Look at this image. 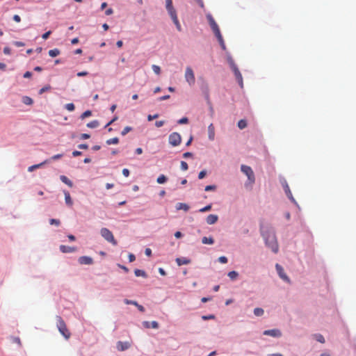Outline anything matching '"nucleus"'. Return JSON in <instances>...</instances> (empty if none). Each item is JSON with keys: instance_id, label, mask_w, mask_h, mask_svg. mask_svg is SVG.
Returning a JSON list of instances; mask_svg holds the SVG:
<instances>
[{"instance_id": "f257e3e1", "label": "nucleus", "mask_w": 356, "mask_h": 356, "mask_svg": "<svg viewBox=\"0 0 356 356\" xmlns=\"http://www.w3.org/2000/svg\"><path fill=\"white\" fill-rule=\"evenodd\" d=\"M259 233L263 238L266 247L269 248L274 254L279 252V244L276 236L275 229L273 225L266 222L264 218L259 220Z\"/></svg>"}, {"instance_id": "f03ea898", "label": "nucleus", "mask_w": 356, "mask_h": 356, "mask_svg": "<svg viewBox=\"0 0 356 356\" xmlns=\"http://www.w3.org/2000/svg\"><path fill=\"white\" fill-rule=\"evenodd\" d=\"M56 327L60 334L65 339H68L70 337L71 333L68 330L64 320L60 316H56Z\"/></svg>"}, {"instance_id": "7ed1b4c3", "label": "nucleus", "mask_w": 356, "mask_h": 356, "mask_svg": "<svg viewBox=\"0 0 356 356\" xmlns=\"http://www.w3.org/2000/svg\"><path fill=\"white\" fill-rule=\"evenodd\" d=\"M241 171L245 174L248 177V181L245 183V186L247 188L249 184L252 185L255 181V176L254 172L250 166L242 164L241 165Z\"/></svg>"}, {"instance_id": "20e7f679", "label": "nucleus", "mask_w": 356, "mask_h": 356, "mask_svg": "<svg viewBox=\"0 0 356 356\" xmlns=\"http://www.w3.org/2000/svg\"><path fill=\"white\" fill-rule=\"evenodd\" d=\"M197 84L202 95L204 96V99L206 102H209V99H210V94L208 82L205 80L204 78L201 76L198 78Z\"/></svg>"}, {"instance_id": "39448f33", "label": "nucleus", "mask_w": 356, "mask_h": 356, "mask_svg": "<svg viewBox=\"0 0 356 356\" xmlns=\"http://www.w3.org/2000/svg\"><path fill=\"white\" fill-rule=\"evenodd\" d=\"M280 181L283 187V189L284 191V193H285L286 197L294 205H296L297 207L298 210H300V207L299 204H298V202H296V200H295V198L293 197L286 180L284 177H281V178H280Z\"/></svg>"}, {"instance_id": "423d86ee", "label": "nucleus", "mask_w": 356, "mask_h": 356, "mask_svg": "<svg viewBox=\"0 0 356 356\" xmlns=\"http://www.w3.org/2000/svg\"><path fill=\"white\" fill-rule=\"evenodd\" d=\"M101 236L108 242L112 243L114 245L118 244L117 241L115 239L113 234L111 230L106 227H103L100 230Z\"/></svg>"}, {"instance_id": "0eeeda50", "label": "nucleus", "mask_w": 356, "mask_h": 356, "mask_svg": "<svg viewBox=\"0 0 356 356\" xmlns=\"http://www.w3.org/2000/svg\"><path fill=\"white\" fill-rule=\"evenodd\" d=\"M226 60L227 63L229 64L230 69L233 72L234 76L237 75V74L241 73L238 66L235 63L231 54L229 51H226Z\"/></svg>"}, {"instance_id": "6e6552de", "label": "nucleus", "mask_w": 356, "mask_h": 356, "mask_svg": "<svg viewBox=\"0 0 356 356\" xmlns=\"http://www.w3.org/2000/svg\"><path fill=\"white\" fill-rule=\"evenodd\" d=\"M168 143L172 147H177L181 143V136L177 132H172L168 136Z\"/></svg>"}, {"instance_id": "1a4fd4ad", "label": "nucleus", "mask_w": 356, "mask_h": 356, "mask_svg": "<svg viewBox=\"0 0 356 356\" xmlns=\"http://www.w3.org/2000/svg\"><path fill=\"white\" fill-rule=\"evenodd\" d=\"M185 79L186 82L191 86L195 82V74L191 67H187L185 72Z\"/></svg>"}, {"instance_id": "9d476101", "label": "nucleus", "mask_w": 356, "mask_h": 356, "mask_svg": "<svg viewBox=\"0 0 356 356\" xmlns=\"http://www.w3.org/2000/svg\"><path fill=\"white\" fill-rule=\"evenodd\" d=\"M275 269L279 277L287 283H290L291 280L287 275L285 273L284 268L279 264H275Z\"/></svg>"}, {"instance_id": "9b49d317", "label": "nucleus", "mask_w": 356, "mask_h": 356, "mask_svg": "<svg viewBox=\"0 0 356 356\" xmlns=\"http://www.w3.org/2000/svg\"><path fill=\"white\" fill-rule=\"evenodd\" d=\"M263 334L266 336H270L274 338H280L282 335L281 330L277 328L266 330L263 332Z\"/></svg>"}, {"instance_id": "f8f14e48", "label": "nucleus", "mask_w": 356, "mask_h": 356, "mask_svg": "<svg viewBox=\"0 0 356 356\" xmlns=\"http://www.w3.org/2000/svg\"><path fill=\"white\" fill-rule=\"evenodd\" d=\"M206 17L212 31H214L219 28L218 25L217 24L216 22L215 21L214 18L213 17L212 15L210 13L206 15Z\"/></svg>"}, {"instance_id": "ddd939ff", "label": "nucleus", "mask_w": 356, "mask_h": 356, "mask_svg": "<svg viewBox=\"0 0 356 356\" xmlns=\"http://www.w3.org/2000/svg\"><path fill=\"white\" fill-rule=\"evenodd\" d=\"M78 261L81 265H92L93 259L89 256H81L78 259Z\"/></svg>"}, {"instance_id": "4468645a", "label": "nucleus", "mask_w": 356, "mask_h": 356, "mask_svg": "<svg viewBox=\"0 0 356 356\" xmlns=\"http://www.w3.org/2000/svg\"><path fill=\"white\" fill-rule=\"evenodd\" d=\"M124 302L126 305H136L137 309L140 312H145V307L142 305L138 304V302L137 301H136V300L124 299Z\"/></svg>"}, {"instance_id": "2eb2a0df", "label": "nucleus", "mask_w": 356, "mask_h": 356, "mask_svg": "<svg viewBox=\"0 0 356 356\" xmlns=\"http://www.w3.org/2000/svg\"><path fill=\"white\" fill-rule=\"evenodd\" d=\"M131 346L129 341H118L116 344V348L119 351H124L129 348Z\"/></svg>"}, {"instance_id": "dca6fc26", "label": "nucleus", "mask_w": 356, "mask_h": 356, "mask_svg": "<svg viewBox=\"0 0 356 356\" xmlns=\"http://www.w3.org/2000/svg\"><path fill=\"white\" fill-rule=\"evenodd\" d=\"M142 323L145 328L158 329L159 327V323L156 321H152L151 322L145 321Z\"/></svg>"}, {"instance_id": "f3484780", "label": "nucleus", "mask_w": 356, "mask_h": 356, "mask_svg": "<svg viewBox=\"0 0 356 356\" xmlns=\"http://www.w3.org/2000/svg\"><path fill=\"white\" fill-rule=\"evenodd\" d=\"M59 250L63 253H71V252H74L76 250V248L65 245H60L59 246Z\"/></svg>"}, {"instance_id": "a211bd4d", "label": "nucleus", "mask_w": 356, "mask_h": 356, "mask_svg": "<svg viewBox=\"0 0 356 356\" xmlns=\"http://www.w3.org/2000/svg\"><path fill=\"white\" fill-rule=\"evenodd\" d=\"M218 220V216L216 214H209L207 218L206 222L208 225H214Z\"/></svg>"}, {"instance_id": "6ab92c4d", "label": "nucleus", "mask_w": 356, "mask_h": 356, "mask_svg": "<svg viewBox=\"0 0 356 356\" xmlns=\"http://www.w3.org/2000/svg\"><path fill=\"white\" fill-rule=\"evenodd\" d=\"M175 261L179 266H181L183 265H186V264H190L191 259L187 257H177L175 259Z\"/></svg>"}, {"instance_id": "aec40b11", "label": "nucleus", "mask_w": 356, "mask_h": 356, "mask_svg": "<svg viewBox=\"0 0 356 356\" xmlns=\"http://www.w3.org/2000/svg\"><path fill=\"white\" fill-rule=\"evenodd\" d=\"M49 163V160H45L40 163L34 164L28 168V171L31 172H33L35 170L41 168L44 164Z\"/></svg>"}, {"instance_id": "412c9836", "label": "nucleus", "mask_w": 356, "mask_h": 356, "mask_svg": "<svg viewBox=\"0 0 356 356\" xmlns=\"http://www.w3.org/2000/svg\"><path fill=\"white\" fill-rule=\"evenodd\" d=\"M208 138L209 140H213L215 138V128L211 123L208 127Z\"/></svg>"}, {"instance_id": "4be33fe9", "label": "nucleus", "mask_w": 356, "mask_h": 356, "mask_svg": "<svg viewBox=\"0 0 356 356\" xmlns=\"http://www.w3.org/2000/svg\"><path fill=\"white\" fill-rule=\"evenodd\" d=\"M63 193H64V195H65V201L66 205L68 206V207L72 206L73 201L72 200V197L70 196V194L69 191H67L66 190H63Z\"/></svg>"}, {"instance_id": "5701e85b", "label": "nucleus", "mask_w": 356, "mask_h": 356, "mask_svg": "<svg viewBox=\"0 0 356 356\" xmlns=\"http://www.w3.org/2000/svg\"><path fill=\"white\" fill-rule=\"evenodd\" d=\"M176 209L177 210H184V211H188L190 209V207L188 204L186 203H182V202H179L176 204Z\"/></svg>"}, {"instance_id": "b1692460", "label": "nucleus", "mask_w": 356, "mask_h": 356, "mask_svg": "<svg viewBox=\"0 0 356 356\" xmlns=\"http://www.w3.org/2000/svg\"><path fill=\"white\" fill-rule=\"evenodd\" d=\"M60 180L70 188L73 186V182L65 175H60Z\"/></svg>"}, {"instance_id": "393cba45", "label": "nucleus", "mask_w": 356, "mask_h": 356, "mask_svg": "<svg viewBox=\"0 0 356 356\" xmlns=\"http://www.w3.org/2000/svg\"><path fill=\"white\" fill-rule=\"evenodd\" d=\"M134 274L136 277H142L143 278L147 277V274L144 270L136 268L134 270Z\"/></svg>"}, {"instance_id": "a878e982", "label": "nucleus", "mask_w": 356, "mask_h": 356, "mask_svg": "<svg viewBox=\"0 0 356 356\" xmlns=\"http://www.w3.org/2000/svg\"><path fill=\"white\" fill-rule=\"evenodd\" d=\"M215 241L214 238L212 236H204L202 238V243L203 244H207V245H213Z\"/></svg>"}, {"instance_id": "bb28decb", "label": "nucleus", "mask_w": 356, "mask_h": 356, "mask_svg": "<svg viewBox=\"0 0 356 356\" xmlns=\"http://www.w3.org/2000/svg\"><path fill=\"white\" fill-rule=\"evenodd\" d=\"M168 180V178L167 176H165V175L163 174H161L156 179V182L159 184H164L165 183L167 182V181Z\"/></svg>"}, {"instance_id": "cd10ccee", "label": "nucleus", "mask_w": 356, "mask_h": 356, "mask_svg": "<svg viewBox=\"0 0 356 356\" xmlns=\"http://www.w3.org/2000/svg\"><path fill=\"white\" fill-rule=\"evenodd\" d=\"M22 102L25 105H32L33 104V100L31 97L29 96H23L22 97Z\"/></svg>"}, {"instance_id": "c85d7f7f", "label": "nucleus", "mask_w": 356, "mask_h": 356, "mask_svg": "<svg viewBox=\"0 0 356 356\" xmlns=\"http://www.w3.org/2000/svg\"><path fill=\"white\" fill-rule=\"evenodd\" d=\"M313 338L321 343H324L325 341L324 337L319 333L313 334Z\"/></svg>"}, {"instance_id": "c756f323", "label": "nucleus", "mask_w": 356, "mask_h": 356, "mask_svg": "<svg viewBox=\"0 0 356 356\" xmlns=\"http://www.w3.org/2000/svg\"><path fill=\"white\" fill-rule=\"evenodd\" d=\"M60 50L57 48L50 49L48 52L49 56L51 58L56 57L57 56H58L60 54Z\"/></svg>"}, {"instance_id": "7c9ffc66", "label": "nucleus", "mask_w": 356, "mask_h": 356, "mask_svg": "<svg viewBox=\"0 0 356 356\" xmlns=\"http://www.w3.org/2000/svg\"><path fill=\"white\" fill-rule=\"evenodd\" d=\"M99 125V122L97 120H94L86 124V127L90 129H94Z\"/></svg>"}, {"instance_id": "2f4dec72", "label": "nucleus", "mask_w": 356, "mask_h": 356, "mask_svg": "<svg viewBox=\"0 0 356 356\" xmlns=\"http://www.w3.org/2000/svg\"><path fill=\"white\" fill-rule=\"evenodd\" d=\"M171 19H172V22L174 23V24L175 25L177 30L178 31L181 32L182 31V29H181V26L179 23L177 16L172 18Z\"/></svg>"}, {"instance_id": "473e14b6", "label": "nucleus", "mask_w": 356, "mask_h": 356, "mask_svg": "<svg viewBox=\"0 0 356 356\" xmlns=\"http://www.w3.org/2000/svg\"><path fill=\"white\" fill-rule=\"evenodd\" d=\"M227 276L231 280H235L238 277V273L236 270H232L227 273Z\"/></svg>"}, {"instance_id": "72a5a7b5", "label": "nucleus", "mask_w": 356, "mask_h": 356, "mask_svg": "<svg viewBox=\"0 0 356 356\" xmlns=\"http://www.w3.org/2000/svg\"><path fill=\"white\" fill-rule=\"evenodd\" d=\"M247 125H248V122H247V120L245 119H241V120H238V122L237 123V126L240 129H245L247 127Z\"/></svg>"}, {"instance_id": "f704fd0d", "label": "nucleus", "mask_w": 356, "mask_h": 356, "mask_svg": "<svg viewBox=\"0 0 356 356\" xmlns=\"http://www.w3.org/2000/svg\"><path fill=\"white\" fill-rule=\"evenodd\" d=\"M166 10L171 19L177 16V11L174 7L168 8Z\"/></svg>"}, {"instance_id": "c9c22d12", "label": "nucleus", "mask_w": 356, "mask_h": 356, "mask_svg": "<svg viewBox=\"0 0 356 356\" xmlns=\"http://www.w3.org/2000/svg\"><path fill=\"white\" fill-rule=\"evenodd\" d=\"M253 313L256 316H261L264 314V310L261 307H256L254 309Z\"/></svg>"}, {"instance_id": "e433bc0d", "label": "nucleus", "mask_w": 356, "mask_h": 356, "mask_svg": "<svg viewBox=\"0 0 356 356\" xmlns=\"http://www.w3.org/2000/svg\"><path fill=\"white\" fill-rule=\"evenodd\" d=\"M119 143V138L118 137H114V138H110V139H108L106 141V143L108 145H116Z\"/></svg>"}, {"instance_id": "4c0bfd02", "label": "nucleus", "mask_w": 356, "mask_h": 356, "mask_svg": "<svg viewBox=\"0 0 356 356\" xmlns=\"http://www.w3.org/2000/svg\"><path fill=\"white\" fill-rule=\"evenodd\" d=\"M51 88V86L47 84L39 90L38 94L42 95V94L44 93L45 92L49 91Z\"/></svg>"}, {"instance_id": "58836bf2", "label": "nucleus", "mask_w": 356, "mask_h": 356, "mask_svg": "<svg viewBox=\"0 0 356 356\" xmlns=\"http://www.w3.org/2000/svg\"><path fill=\"white\" fill-rule=\"evenodd\" d=\"M49 222L51 225H55L56 227H58L60 226V221L59 219H56V218H50L49 220Z\"/></svg>"}, {"instance_id": "ea45409f", "label": "nucleus", "mask_w": 356, "mask_h": 356, "mask_svg": "<svg viewBox=\"0 0 356 356\" xmlns=\"http://www.w3.org/2000/svg\"><path fill=\"white\" fill-rule=\"evenodd\" d=\"M216 38H217L218 41L220 40L221 39H223L222 35L221 34L220 28L213 31Z\"/></svg>"}, {"instance_id": "a19ab883", "label": "nucleus", "mask_w": 356, "mask_h": 356, "mask_svg": "<svg viewBox=\"0 0 356 356\" xmlns=\"http://www.w3.org/2000/svg\"><path fill=\"white\" fill-rule=\"evenodd\" d=\"M212 208V204H209L206 206H204V207L198 210V212H200V213H204V212H207V211H209Z\"/></svg>"}, {"instance_id": "79ce46f5", "label": "nucleus", "mask_w": 356, "mask_h": 356, "mask_svg": "<svg viewBox=\"0 0 356 356\" xmlns=\"http://www.w3.org/2000/svg\"><path fill=\"white\" fill-rule=\"evenodd\" d=\"M92 115V111L90 110H86L80 115L81 119H85Z\"/></svg>"}, {"instance_id": "37998d69", "label": "nucleus", "mask_w": 356, "mask_h": 356, "mask_svg": "<svg viewBox=\"0 0 356 356\" xmlns=\"http://www.w3.org/2000/svg\"><path fill=\"white\" fill-rule=\"evenodd\" d=\"M65 108L70 112H72L75 109V105L73 103H68L65 105Z\"/></svg>"}, {"instance_id": "c03bdc74", "label": "nucleus", "mask_w": 356, "mask_h": 356, "mask_svg": "<svg viewBox=\"0 0 356 356\" xmlns=\"http://www.w3.org/2000/svg\"><path fill=\"white\" fill-rule=\"evenodd\" d=\"M188 122H189V120L187 117H182L181 118H180L177 120V124H188Z\"/></svg>"}, {"instance_id": "a18cd8bd", "label": "nucleus", "mask_w": 356, "mask_h": 356, "mask_svg": "<svg viewBox=\"0 0 356 356\" xmlns=\"http://www.w3.org/2000/svg\"><path fill=\"white\" fill-rule=\"evenodd\" d=\"M152 69L153 70V72L156 74H161V67L159 66V65H152Z\"/></svg>"}, {"instance_id": "49530a36", "label": "nucleus", "mask_w": 356, "mask_h": 356, "mask_svg": "<svg viewBox=\"0 0 356 356\" xmlns=\"http://www.w3.org/2000/svg\"><path fill=\"white\" fill-rule=\"evenodd\" d=\"M180 168L183 171H186L188 169V163L184 161H181L180 162Z\"/></svg>"}, {"instance_id": "de8ad7c7", "label": "nucleus", "mask_w": 356, "mask_h": 356, "mask_svg": "<svg viewBox=\"0 0 356 356\" xmlns=\"http://www.w3.org/2000/svg\"><path fill=\"white\" fill-rule=\"evenodd\" d=\"M133 128L129 126L125 127L123 130L121 131L122 136H125L127 134H128L129 131H132Z\"/></svg>"}, {"instance_id": "09e8293b", "label": "nucleus", "mask_w": 356, "mask_h": 356, "mask_svg": "<svg viewBox=\"0 0 356 356\" xmlns=\"http://www.w3.org/2000/svg\"><path fill=\"white\" fill-rule=\"evenodd\" d=\"M207 102V104L209 106V110L210 115L213 116V113H214V110H213V107L212 106L211 102L210 99H209V102Z\"/></svg>"}, {"instance_id": "8fccbe9b", "label": "nucleus", "mask_w": 356, "mask_h": 356, "mask_svg": "<svg viewBox=\"0 0 356 356\" xmlns=\"http://www.w3.org/2000/svg\"><path fill=\"white\" fill-rule=\"evenodd\" d=\"M207 175V170L204 169L198 173L197 177L199 179H202L205 177V176Z\"/></svg>"}, {"instance_id": "3c124183", "label": "nucleus", "mask_w": 356, "mask_h": 356, "mask_svg": "<svg viewBox=\"0 0 356 356\" xmlns=\"http://www.w3.org/2000/svg\"><path fill=\"white\" fill-rule=\"evenodd\" d=\"M215 318H216V316L214 314H208V315L202 316V319L203 321L211 320V319H214Z\"/></svg>"}, {"instance_id": "603ef678", "label": "nucleus", "mask_w": 356, "mask_h": 356, "mask_svg": "<svg viewBox=\"0 0 356 356\" xmlns=\"http://www.w3.org/2000/svg\"><path fill=\"white\" fill-rule=\"evenodd\" d=\"M216 189V186L214 184L207 185L204 188L205 191H213Z\"/></svg>"}, {"instance_id": "864d4df0", "label": "nucleus", "mask_w": 356, "mask_h": 356, "mask_svg": "<svg viewBox=\"0 0 356 356\" xmlns=\"http://www.w3.org/2000/svg\"><path fill=\"white\" fill-rule=\"evenodd\" d=\"M118 119V117L117 115H114V117L108 121L106 125L104 126V128L108 127L110 125H111L114 122H115Z\"/></svg>"}, {"instance_id": "5fc2aeb1", "label": "nucleus", "mask_w": 356, "mask_h": 356, "mask_svg": "<svg viewBox=\"0 0 356 356\" xmlns=\"http://www.w3.org/2000/svg\"><path fill=\"white\" fill-rule=\"evenodd\" d=\"M218 261L221 264H225L228 262V259L225 256H220L218 257Z\"/></svg>"}, {"instance_id": "6e6d98bb", "label": "nucleus", "mask_w": 356, "mask_h": 356, "mask_svg": "<svg viewBox=\"0 0 356 356\" xmlns=\"http://www.w3.org/2000/svg\"><path fill=\"white\" fill-rule=\"evenodd\" d=\"M11 340L13 343H17L19 346H22L21 340L18 337H11Z\"/></svg>"}, {"instance_id": "4d7b16f0", "label": "nucleus", "mask_w": 356, "mask_h": 356, "mask_svg": "<svg viewBox=\"0 0 356 356\" xmlns=\"http://www.w3.org/2000/svg\"><path fill=\"white\" fill-rule=\"evenodd\" d=\"M63 156V154H55L53 156H51L50 159H49L48 160H49V162L51 161H54V160H58L60 158H62Z\"/></svg>"}, {"instance_id": "13d9d810", "label": "nucleus", "mask_w": 356, "mask_h": 356, "mask_svg": "<svg viewBox=\"0 0 356 356\" xmlns=\"http://www.w3.org/2000/svg\"><path fill=\"white\" fill-rule=\"evenodd\" d=\"M159 113H155V114H154V115H150V114H149V115H147V120H148L149 122H151V121H152L153 120L158 118H159Z\"/></svg>"}, {"instance_id": "bf43d9fd", "label": "nucleus", "mask_w": 356, "mask_h": 356, "mask_svg": "<svg viewBox=\"0 0 356 356\" xmlns=\"http://www.w3.org/2000/svg\"><path fill=\"white\" fill-rule=\"evenodd\" d=\"M182 157L184 159L193 158V154L192 152H184L182 154Z\"/></svg>"}, {"instance_id": "052dcab7", "label": "nucleus", "mask_w": 356, "mask_h": 356, "mask_svg": "<svg viewBox=\"0 0 356 356\" xmlns=\"http://www.w3.org/2000/svg\"><path fill=\"white\" fill-rule=\"evenodd\" d=\"M51 33H52V32H51V31H50V30H49V31H47V32H45V33H44L42 35V38L43 40H47V39L49 38V36H50V35L51 34Z\"/></svg>"}, {"instance_id": "680f3d73", "label": "nucleus", "mask_w": 356, "mask_h": 356, "mask_svg": "<svg viewBox=\"0 0 356 356\" xmlns=\"http://www.w3.org/2000/svg\"><path fill=\"white\" fill-rule=\"evenodd\" d=\"M13 45L17 47H24L25 46V43L22 41H13Z\"/></svg>"}, {"instance_id": "e2e57ef3", "label": "nucleus", "mask_w": 356, "mask_h": 356, "mask_svg": "<svg viewBox=\"0 0 356 356\" xmlns=\"http://www.w3.org/2000/svg\"><path fill=\"white\" fill-rule=\"evenodd\" d=\"M172 7H174L172 0H165V8L168 9Z\"/></svg>"}, {"instance_id": "0e129e2a", "label": "nucleus", "mask_w": 356, "mask_h": 356, "mask_svg": "<svg viewBox=\"0 0 356 356\" xmlns=\"http://www.w3.org/2000/svg\"><path fill=\"white\" fill-rule=\"evenodd\" d=\"M218 42H219V44H220L221 49L224 51H226L227 48H226V45H225L224 39H221L220 40L218 41Z\"/></svg>"}, {"instance_id": "69168bd1", "label": "nucleus", "mask_w": 356, "mask_h": 356, "mask_svg": "<svg viewBox=\"0 0 356 356\" xmlns=\"http://www.w3.org/2000/svg\"><path fill=\"white\" fill-rule=\"evenodd\" d=\"M90 138V135L89 134H86V133L81 134L80 136V139H81V140H87V139H89Z\"/></svg>"}, {"instance_id": "338daca9", "label": "nucleus", "mask_w": 356, "mask_h": 356, "mask_svg": "<svg viewBox=\"0 0 356 356\" xmlns=\"http://www.w3.org/2000/svg\"><path fill=\"white\" fill-rule=\"evenodd\" d=\"M33 76V73L30 71H26L24 73L23 77L25 79H29Z\"/></svg>"}, {"instance_id": "774afa93", "label": "nucleus", "mask_w": 356, "mask_h": 356, "mask_svg": "<svg viewBox=\"0 0 356 356\" xmlns=\"http://www.w3.org/2000/svg\"><path fill=\"white\" fill-rule=\"evenodd\" d=\"M174 236L176 238H181L184 236V234L180 231H177L175 232Z\"/></svg>"}]
</instances>
